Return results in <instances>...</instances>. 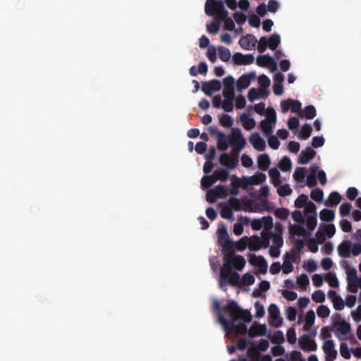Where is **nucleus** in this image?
Listing matches in <instances>:
<instances>
[{"label":"nucleus","instance_id":"nucleus-22","mask_svg":"<svg viewBox=\"0 0 361 361\" xmlns=\"http://www.w3.org/2000/svg\"><path fill=\"white\" fill-rule=\"evenodd\" d=\"M240 120L242 122L243 128L247 130H252L256 125L255 121L250 118L248 115L245 113L240 115Z\"/></svg>","mask_w":361,"mask_h":361},{"label":"nucleus","instance_id":"nucleus-18","mask_svg":"<svg viewBox=\"0 0 361 361\" xmlns=\"http://www.w3.org/2000/svg\"><path fill=\"white\" fill-rule=\"evenodd\" d=\"M315 155L316 152L314 149L307 147L300 152L298 162L300 164H307L315 157Z\"/></svg>","mask_w":361,"mask_h":361},{"label":"nucleus","instance_id":"nucleus-42","mask_svg":"<svg viewBox=\"0 0 361 361\" xmlns=\"http://www.w3.org/2000/svg\"><path fill=\"white\" fill-rule=\"evenodd\" d=\"M250 178L252 185H259L265 182L267 176L264 173L256 172Z\"/></svg>","mask_w":361,"mask_h":361},{"label":"nucleus","instance_id":"nucleus-23","mask_svg":"<svg viewBox=\"0 0 361 361\" xmlns=\"http://www.w3.org/2000/svg\"><path fill=\"white\" fill-rule=\"evenodd\" d=\"M270 159L267 154H262L257 157V166L262 171H267L270 165Z\"/></svg>","mask_w":361,"mask_h":361},{"label":"nucleus","instance_id":"nucleus-48","mask_svg":"<svg viewBox=\"0 0 361 361\" xmlns=\"http://www.w3.org/2000/svg\"><path fill=\"white\" fill-rule=\"evenodd\" d=\"M247 356L250 360H259L261 354L256 345H252L247 350Z\"/></svg>","mask_w":361,"mask_h":361},{"label":"nucleus","instance_id":"nucleus-15","mask_svg":"<svg viewBox=\"0 0 361 361\" xmlns=\"http://www.w3.org/2000/svg\"><path fill=\"white\" fill-rule=\"evenodd\" d=\"M252 54L243 55L241 53H235L233 56V61L235 65H250L254 62Z\"/></svg>","mask_w":361,"mask_h":361},{"label":"nucleus","instance_id":"nucleus-30","mask_svg":"<svg viewBox=\"0 0 361 361\" xmlns=\"http://www.w3.org/2000/svg\"><path fill=\"white\" fill-rule=\"evenodd\" d=\"M301 117H305L307 119H312L316 116V109L312 105L307 106L300 113Z\"/></svg>","mask_w":361,"mask_h":361},{"label":"nucleus","instance_id":"nucleus-4","mask_svg":"<svg viewBox=\"0 0 361 361\" xmlns=\"http://www.w3.org/2000/svg\"><path fill=\"white\" fill-rule=\"evenodd\" d=\"M336 319L334 322L330 330L333 331H337L343 336L348 334L351 331L350 324L341 318L339 314H336Z\"/></svg>","mask_w":361,"mask_h":361},{"label":"nucleus","instance_id":"nucleus-62","mask_svg":"<svg viewBox=\"0 0 361 361\" xmlns=\"http://www.w3.org/2000/svg\"><path fill=\"white\" fill-rule=\"evenodd\" d=\"M272 241L274 243L273 246L281 247L283 245V239L280 233H272Z\"/></svg>","mask_w":361,"mask_h":361},{"label":"nucleus","instance_id":"nucleus-17","mask_svg":"<svg viewBox=\"0 0 361 361\" xmlns=\"http://www.w3.org/2000/svg\"><path fill=\"white\" fill-rule=\"evenodd\" d=\"M257 39L253 35L249 34L240 37L239 39V45L245 50L251 49V47H255L257 43Z\"/></svg>","mask_w":361,"mask_h":361},{"label":"nucleus","instance_id":"nucleus-40","mask_svg":"<svg viewBox=\"0 0 361 361\" xmlns=\"http://www.w3.org/2000/svg\"><path fill=\"white\" fill-rule=\"evenodd\" d=\"M222 280L226 281L227 283L233 286H238L240 284V275L237 272L231 273L228 277L222 279Z\"/></svg>","mask_w":361,"mask_h":361},{"label":"nucleus","instance_id":"nucleus-52","mask_svg":"<svg viewBox=\"0 0 361 361\" xmlns=\"http://www.w3.org/2000/svg\"><path fill=\"white\" fill-rule=\"evenodd\" d=\"M324 193L322 190L315 188L311 191L310 197L317 202H321L323 200Z\"/></svg>","mask_w":361,"mask_h":361},{"label":"nucleus","instance_id":"nucleus-1","mask_svg":"<svg viewBox=\"0 0 361 361\" xmlns=\"http://www.w3.org/2000/svg\"><path fill=\"white\" fill-rule=\"evenodd\" d=\"M223 310L231 319L228 321L223 314H219L218 322L226 331L234 334L236 336L247 333L248 329L245 323H250L252 318L248 310L241 309L235 300L229 301Z\"/></svg>","mask_w":361,"mask_h":361},{"label":"nucleus","instance_id":"nucleus-21","mask_svg":"<svg viewBox=\"0 0 361 361\" xmlns=\"http://www.w3.org/2000/svg\"><path fill=\"white\" fill-rule=\"evenodd\" d=\"M216 140H217V149L219 151H222V152L226 151L228 149V145L230 144L229 135L226 136V135L224 133H219Z\"/></svg>","mask_w":361,"mask_h":361},{"label":"nucleus","instance_id":"nucleus-27","mask_svg":"<svg viewBox=\"0 0 361 361\" xmlns=\"http://www.w3.org/2000/svg\"><path fill=\"white\" fill-rule=\"evenodd\" d=\"M319 217L322 221L331 222L334 219L335 213L331 209H323L320 212Z\"/></svg>","mask_w":361,"mask_h":361},{"label":"nucleus","instance_id":"nucleus-9","mask_svg":"<svg viewBox=\"0 0 361 361\" xmlns=\"http://www.w3.org/2000/svg\"><path fill=\"white\" fill-rule=\"evenodd\" d=\"M255 78L256 73L254 71L241 75L236 82L238 91L240 92L244 89L247 88L250 85L251 81L255 80Z\"/></svg>","mask_w":361,"mask_h":361},{"label":"nucleus","instance_id":"nucleus-60","mask_svg":"<svg viewBox=\"0 0 361 361\" xmlns=\"http://www.w3.org/2000/svg\"><path fill=\"white\" fill-rule=\"evenodd\" d=\"M308 200L307 195L302 194L295 200V206L298 208H302L307 204Z\"/></svg>","mask_w":361,"mask_h":361},{"label":"nucleus","instance_id":"nucleus-49","mask_svg":"<svg viewBox=\"0 0 361 361\" xmlns=\"http://www.w3.org/2000/svg\"><path fill=\"white\" fill-rule=\"evenodd\" d=\"M218 51L219 58L221 59V61L224 62H227L229 61L231 54L230 50L228 48L224 47H219Z\"/></svg>","mask_w":361,"mask_h":361},{"label":"nucleus","instance_id":"nucleus-11","mask_svg":"<svg viewBox=\"0 0 361 361\" xmlns=\"http://www.w3.org/2000/svg\"><path fill=\"white\" fill-rule=\"evenodd\" d=\"M333 340H326L324 342L322 349L326 354V361H334L337 356V351L334 348Z\"/></svg>","mask_w":361,"mask_h":361},{"label":"nucleus","instance_id":"nucleus-41","mask_svg":"<svg viewBox=\"0 0 361 361\" xmlns=\"http://www.w3.org/2000/svg\"><path fill=\"white\" fill-rule=\"evenodd\" d=\"M312 131V126L310 124H305L298 135L299 138L301 140H307L310 137Z\"/></svg>","mask_w":361,"mask_h":361},{"label":"nucleus","instance_id":"nucleus-12","mask_svg":"<svg viewBox=\"0 0 361 361\" xmlns=\"http://www.w3.org/2000/svg\"><path fill=\"white\" fill-rule=\"evenodd\" d=\"M299 345L304 351H315L317 348L315 341L312 340L307 334H303L300 337Z\"/></svg>","mask_w":361,"mask_h":361},{"label":"nucleus","instance_id":"nucleus-20","mask_svg":"<svg viewBox=\"0 0 361 361\" xmlns=\"http://www.w3.org/2000/svg\"><path fill=\"white\" fill-rule=\"evenodd\" d=\"M338 255L343 258H348L351 255V242L349 240L343 241L338 246Z\"/></svg>","mask_w":361,"mask_h":361},{"label":"nucleus","instance_id":"nucleus-16","mask_svg":"<svg viewBox=\"0 0 361 361\" xmlns=\"http://www.w3.org/2000/svg\"><path fill=\"white\" fill-rule=\"evenodd\" d=\"M249 141L253 147L258 151H264L266 148V142L258 133H252L249 137Z\"/></svg>","mask_w":361,"mask_h":361},{"label":"nucleus","instance_id":"nucleus-56","mask_svg":"<svg viewBox=\"0 0 361 361\" xmlns=\"http://www.w3.org/2000/svg\"><path fill=\"white\" fill-rule=\"evenodd\" d=\"M317 224V214L310 215L307 217L306 226L310 231H313Z\"/></svg>","mask_w":361,"mask_h":361},{"label":"nucleus","instance_id":"nucleus-33","mask_svg":"<svg viewBox=\"0 0 361 361\" xmlns=\"http://www.w3.org/2000/svg\"><path fill=\"white\" fill-rule=\"evenodd\" d=\"M267 40L269 42V47L271 50H276L281 43L280 35L277 33L272 34Z\"/></svg>","mask_w":361,"mask_h":361},{"label":"nucleus","instance_id":"nucleus-38","mask_svg":"<svg viewBox=\"0 0 361 361\" xmlns=\"http://www.w3.org/2000/svg\"><path fill=\"white\" fill-rule=\"evenodd\" d=\"M211 190L218 198H224L228 195V189L222 185H218Z\"/></svg>","mask_w":361,"mask_h":361},{"label":"nucleus","instance_id":"nucleus-29","mask_svg":"<svg viewBox=\"0 0 361 361\" xmlns=\"http://www.w3.org/2000/svg\"><path fill=\"white\" fill-rule=\"evenodd\" d=\"M232 260L233 267L238 271H241L245 266V259L241 255H235L233 254Z\"/></svg>","mask_w":361,"mask_h":361},{"label":"nucleus","instance_id":"nucleus-3","mask_svg":"<svg viewBox=\"0 0 361 361\" xmlns=\"http://www.w3.org/2000/svg\"><path fill=\"white\" fill-rule=\"evenodd\" d=\"M229 142L233 151L240 152L246 145V140L241 133L240 128H233L229 135Z\"/></svg>","mask_w":361,"mask_h":361},{"label":"nucleus","instance_id":"nucleus-47","mask_svg":"<svg viewBox=\"0 0 361 361\" xmlns=\"http://www.w3.org/2000/svg\"><path fill=\"white\" fill-rule=\"evenodd\" d=\"M215 179L214 178V176L213 174L211 175V176H204L202 178V180H201V186H202V188L203 189H207V188H210L214 183H215Z\"/></svg>","mask_w":361,"mask_h":361},{"label":"nucleus","instance_id":"nucleus-45","mask_svg":"<svg viewBox=\"0 0 361 361\" xmlns=\"http://www.w3.org/2000/svg\"><path fill=\"white\" fill-rule=\"evenodd\" d=\"M269 338L272 343L278 345L283 343L285 341L283 333L281 330L276 331Z\"/></svg>","mask_w":361,"mask_h":361},{"label":"nucleus","instance_id":"nucleus-26","mask_svg":"<svg viewBox=\"0 0 361 361\" xmlns=\"http://www.w3.org/2000/svg\"><path fill=\"white\" fill-rule=\"evenodd\" d=\"M248 243V247L250 250L257 251L262 247L260 238L257 235H253L250 238Z\"/></svg>","mask_w":361,"mask_h":361},{"label":"nucleus","instance_id":"nucleus-32","mask_svg":"<svg viewBox=\"0 0 361 361\" xmlns=\"http://www.w3.org/2000/svg\"><path fill=\"white\" fill-rule=\"evenodd\" d=\"M289 231L291 234L297 236L304 237L307 235H310L305 228L300 225H293L290 226Z\"/></svg>","mask_w":361,"mask_h":361},{"label":"nucleus","instance_id":"nucleus-54","mask_svg":"<svg viewBox=\"0 0 361 361\" xmlns=\"http://www.w3.org/2000/svg\"><path fill=\"white\" fill-rule=\"evenodd\" d=\"M323 231L329 238H332L336 233V227L332 224H329L323 226Z\"/></svg>","mask_w":361,"mask_h":361},{"label":"nucleus","instance_id":"nucleus-63","mask_svg":"<svg viewBox=\"0 0 361 361\" xmlns=\"http://www.w3.org/2000/svg\"><path fill=\"white\" fill-rule=\"evenodd\" d=\"M318 317L321 318H326L329 316L330 310L328 307L325 305H320L317 310Z\"/></svg>","mask_w":361,"mask_h":361},{"label":"nucleus","instance_id":"nucleus-59","mask_svg":"<svg viewBox=\"0 0 361 361\" xmlns=\"http://www.w3.org/2000/svg\"><path fill=\"white\" fill-rule=\"evenodd\" d=\"M255 277L250 273H245L243 275L242 279L240 280V284L251 286L255 283Z\"/></svg>","mask_w":361,"mask_h":361},{"label":"nucleus","instance_id":"nucleus-58","mask_svg":"<svg viewBox=\"0 0 361 361\" xmlns=\"http://www.w3.org/2000/svg\"><path fill=\"white\" fill-rule=\"evenodd\" d=\"M287 258L288 253L284 256L283 264L281 267L283 272L286 274L290 273L293 270V265L288 259H287Z\"/></svg>","mask_w":361,"mask_h":361},{"label":"nucleus","instance_id":"nucleus-34","mask_svg":"<svg viewBox=\"0 0 361 361\" xmlns=\"http://www.w3.org/2000/svg\"><path fill=\"white\" fill-rule=\"evenodd\" d=\"M272 233L267 230H263L261 232V241L262 247L267 248L269 247L270 239L271 238Z\"/></svg>","mask_w":361,"mask_h":361},{"label":"nucleus","instance_id":"nucleus-7","mask_svg":"<svg viewBox=\"0 0 361 361\" xmlns=\"http://www.w3.org/2000/svg\"><path fill=\"white\" fill-rule=\"evenodd\" d=\"M272 116L269 115L267 118L260 122V128L266 137L271 135L273 133L272 124L275 123L276 120V113L274 109H272Z\"/></svg>","mask_w":361,"mask_h":361},{"label":"nucleus","instance_id":"nucleus-57","mask_svg":"<svg viewBox=\"0 0 361 361\" xmlns=\"http://www.w3.org/2000/svg\"><path fill=\"white\" fill-rule=\"evenodd\" d=\"M352 205L349 202L343 203L339 208L340 214L342 217L347 216L350 214Z\"/></svg>","mask_w":361,"mask_h":361},{"label":"nucleus","instance_id":"nucleus-43","mask_svg":"<svg viewBox=\"0 0 361 361\" xmlns=\"http://www.w3.org/2000/svg\"><path fill=\"white\" fill-rule=\"evenodd\" d=\"M292 162L287 156L283 157L279 162V168L282 171L287 172L291 169Z\"/></svg>","mask_w":361,"mask_h":361},{"label":"nucleus","instance_id":"nucleus-51","mask_svg":"<svg viewBox=\"0 0 361 361\" xmlns=\"http://www.w3.org/2000/svg\"><path fill=\"white\" fill-rule=\"evenodd\" d=\"M297 283L302 289H305L309 285L310 281L307 274H302L297 278Z\"/></svg>","mask_w":361,"mask_h":361},{"label":"nucleus","instance_id":"nucleus-13","mask_svg":"<svg viewBox=\"0 0 361 361\" xmlns=\"http://www.w3.org/2000/svg\"><path fill=\"white\" fill-rule=\"evenodd\" d=\"M267 326L255 322L248 329L247 334L250 338L263 336L267 334Z\"/></svg>","mask_w":361,"mask_h":361},{"label":"nucleus","instance_id":"nucleus-64","mask_svg":"<svg viewBox=\"0 0 361 361\" xmlns=\"http://www.w3.org/2000/svg\"><path fill=\"white\" fill-rule=\"evenodd\" d=\"M274 215L280 219H286L289 215V211L286 208H278L274 211Z\"/></svg>","mask_w":361,"mask_h":361},{"label":"nucleus","instance_id":"nucleus-10","mask_svg":"<svg viewBox=\"0 0 361 361\" xmlns=\"http://www.w3.org/2000/svg\"><path fill=\"white\" fill-rule=\"evenodd\" d=\"M221 89V83L219 80H212L208 82H203L202 91L207 96H211L213 91L217 92Z\"/></svg>","mask_w":361,"mask_h":361},{"label":"nucleus","instance_id":"nucleus-28","mask_svg":"<svg viewBox=\"0 0 361 361\" xmlns=\"http://www.w3.org/2000/svg\"><path fill=\"white\" fill-rule=\"evenodd\" d=\"M213 176L215 181L221 180L222 182H225L228 178L229 173L226 169H219L214 171Z\"/></svg>","mask_w":361,"mask_h":361},{"label":"nucleus","instance_id":"nucleus-2","mask_svg":"<svg viewBox=\"0 0 361 361\" xmlns=\"http://www.w3.org/2000/svg\"><path fill=\"white\" fill-rule=\"evenodd\" d=\"M204 11L207 16L216 15L220 23L224 21L226 30L231 31L234 29V21L228 17V12L226 10L224 3L221 0H207Z\"/></svg>","mask_w":361,"mask_h":361},{"label":"nucleus","instance_id":"nucleus-19","mask_svg":"<svg viewBox=\"0 0 361 361\" xmlns=\"http://www.w3.org/2000/svg\"><path fill=\"white\" fill-rule=\"evenodd\" d=\"M257 63L261 67L273 66L272 71H276L277 68L276 61L268 54L259 56L257 58Z\"/></svg>","mask_w":361,"mask_h":361},{"label":"nucleus","instance_id":"nucleus-5","mask_svg":"<svg viewBox=\"0 0 361 361\" xmlns=\"http://www.w3.org/2000/svg\"><path fill=\"white\" fill-rule=\"evenodd\" d=\"M233 251L226 252L224 255V264L223 267L221 269L220 271V277L221 279H226L228 277L231 273H233Z\"/></svg>","mask_w":361,"mask_h":361},{"label":"nucleus","instance_id":"nucleus-50","mask_svg":"<svg viewBox=\"0 0 361 361\" xmlns=\"http://www.w3.org/2000/svg\"><path fill=\"white\" fill-rule=\"evenodd\" d=\"M220 214L224 219H226L230 221H233L234 219L232 209L229 206L224 205L220 212Z\"/></svg>","mask_w":361,"mask_h":361},{"label":"nucleus","instance_id":"nucleus-61","mask_svg":"<svg viewBox=\"0 0 361 361\" xmlns=\"http://www.w3.org/2000/svg\"><path fill=\"white\" fill-rule=\"evenodd\" d=\"M312 299L316 302H323L325 300V294L321 290H316L312 293Z\"/></svg>","mask_w":361,"mask_h":361},{"label":"nucleus","instance_id":"nucleus-24","mask_svg":"<svg viewBox=\"0 0 361 361\" xmlns=\"http://www.w3.org/2000/svg\"><path fill=\"white\" fill-rule=\"evenodd\" d=\"M218 243L222 247V252L225 253L232 252L233 248V241L226 237L223 240L218 238Z\"/></svg>","mask_w":361,"mask_h":361},{"label":"nucleus","instance_id":"nucleus-14","mask_svg":"<svg viewBox=\"0 0 361 361\" xmlns=\"http://www.w3.org/2000/svg\"><path fill=\"white\" fill-rule=\"evenodd\" d=\"M228 203L230 204V207L236 212L240 210H243L245 212L251 211V209H250V205L247 202H243V200H240L237 197H231L228 200Z\"/></svg>","mask_w":361,"mask_h":361},{"label":"nucleus","instance_id":"nucleus-6","mask_svg":"<svg viewBox=\"0 0 361 361\" xmlns=\"http://www.w3.org/2000/svg\"><path fill=\"white\" fill-rule=\"evenodd\" d=\"M268 313L270 325L276 328L281 326L282 320L280 319V312L277 305L271 304L268 307Z\"/></svg>","mask_w":361,"mask_h":361},{"label":"nucleus","instance_id":"nucleus-8","mask_svg":"<svg viewBox=\"0 0 361 361\" xmlns=\"http://www.w3.org/2000/svg\"><path fill=\"white\" fill-rule=\"evenodd\" d=\"M238 157L224 152L219 157L220 164L228 169H235L238 164Z\"/></svg>","mask_w":361,"mask_h":361},{"label":"nucleus","instance_id":"nucleus-55","mask_svg":"<svg viewBox=\"0 0 361 361\" xmlns=\"http://www.w3.org/2000/svg\"><path fill=\"white\" fill-rule=\"evenodd\" d=\"M326 280L329 286L332 288H337L339 286L338 280L334 274L329 273L326 276Z\"/></svg>","mask_w":361,"mask_h":361},{"label":"nucleus","instance_id":"nucleus-39","mask_svg":"<svg viewBox=\"0 0 361 361\" xmlns=\"http://www.w3.org/2000/svg\"><path fill=\"white\" fill-rule=\"evenodd\" d=\"M248 240L249 238L244 236L238 242H233V247H235L238 251L242 252L246 249L247 246H248Z\"/></svg>","mask_w":361,"mask_h":361},{"label":"nucleus","instance_id":"nucleus-25","mask_svg":"<svg viewBox=\"0 0 361 361\" xmlns=\"http://www.w3.org/2000/svg\"><path fill=\"white\" fill-rule=\"evenodd\" d=\"M269 176L274 187H278L281 184V173L276 167L269 169Z\"/></svg>","mask_w":361,"mask_h":361},{"label":"nucleus","instance_id":"nucleus-44","mask_svg":"<svg viewBox=\"0 0 361 361\" xmlns=\"http://www.w3.org/2000/svg\"><path fill=\"white\" fill-rule=\"evenodd\" d=\"M220 28V21L219 19L216 18V19L212 21L209 24L207 25V31L210 34H216L219 32Z\"/></svg>","mask_w":361,"mask_h":361},{"label":"nucleus","instance_id":"nucleus-31","mask_svg":"<svg viewBox=\"0 0 361 361\" xmlns=\"http://www.w3.org/2000/svg\"><path fill=\"white\" fill-rule=\"evenodd\" d=\"M341 201V196L338 192H332L330 193L326 205L328 207L336 206Z\"/></svg>","mask_w":361,"mask_h":361},{"label":"nucleus","instance_id":"nucleus-46","mask_svg":"<svg viewBox=\"0 0 361 361\" xmlns=\"http://www.w3.org/2000/svg\"><path fill=\"white\" fill-rule=\"evenodd\" d=\"M347 270V281L348 284H353L355 281H357V271L355 268H350V267L346 264Z\"/></svg>","mask_w":361,"mask_h":361},{"label":"nucleus","instance_id":"nucleus-35","mask_svg":"<svg viewBox=\"0 0 361 361\" xmlns=\"http://www.w3.org/2000/svg\"><path fill=\"white\" fill-rule=\"evenodd\" d=\"M239 188H240V178L233 176V180L231 183V188L229 189L230 194L235 197L239 193Z\"/></svg>","mask_w":361,"mask_h":361},{"label":"nucleus","instance_id":"nucleus-36","mask_svg":"<svg viewBox=\"0 0 361 361\" xmlns=\"http://www.w3.org/2000/svg\"><path fill=\"white\" fill-rule=\"evenodd\" d=\"M306 171L307 170L305 167L296 168L293 175V178L298 183L303 182L305 180Z\"/></svg>","mask_w":361,"mask_h":361},{"label":"nucleus","instance_id":"nucleus-37","mask_svg":"<svg viewBox=\"0 0 361 361\" xmlns=\"http://www.w3.org/2000/svg\"><path fill=\"white\" fill-rule=\"evenodd\" d=\"M219 123L224 128H231L233 124V120L228 114H221L219 117Z\"/></svg>","mask_w":361,"mask_h":361},{"label":"nucleus","instance_id":"nucleus-53","mask_svg":"<svg viewBox=\"0 0 361 361\" xmlns=\"http://www.w3.org/2000/svg\"><path fill=\"white\" fill-rule=\"evenodd\" d=\"M292 189L288 184L281 185L277 189V192L279 195L281 197H286L290 195L292 193Z\"/></svg>","mask_w":361,"mask_h":361}]
</instances>
